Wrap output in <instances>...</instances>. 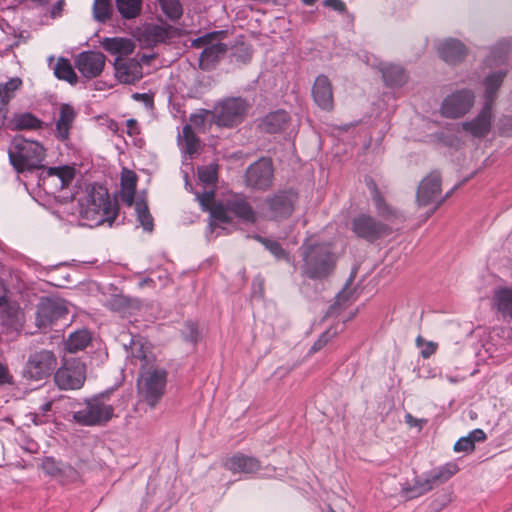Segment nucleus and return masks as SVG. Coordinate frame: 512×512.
<instances>
[{"label": "nucleus", "instance_id": "1", "mask_svg": "<svg viewBox=\"0 0 512 512\" xmlns=\"http://www.w3.org/2000/svg\"><path fill=\"white\" fill-rule=\"evenodd\" d=\"M80 215L90 226H99L105 222L111 226L118 215V205L111 200L105 188L93 186L80 201Z\"/></svg>", "mask_w": 512, "mask_h": 512}, {"label": "nucleus", "instance_id": "2", "mask_svg": "<svg viewBox=\"0 0 512 512\" xmlns=\"http://www.w3.org/2000/svg\"><path fill=\"white\" fill-rule=\"evenodd\" d=\"M303 264L302 275L310 279H322L329 276L335 266L331 247L324 243H304L301 248Z\"/></svg>", "mask_w": 512, "mask_h": 512}, {"label": "nucleus", "instance_id": "3", "mask_svg": "<svg viewBox=\"0 0 512 512\" xmlns=\"http://www.w3.org/2000/svg\"><path fill=\"white\" fill-rule=\"evenodd\" d=\"M505 76V72L499 71L486 77L484 81L486 102L481 112L472 121L462 123V128L472 136L484 137L489 133L492 120V104Z\"/></svg>", "mask_w": 512, "mask_h": 512}, {"label": "nucleus", "instance_id": "4", "mask_svg": "<svg viewBox=\"0 0 512 512\" xmlns=\"http://www.w3.org/2000/svg\"><path fill=\"white\" fill-rule=\"evenodd\" d=\"M232 215L248 223H254L256 221V213L245 197L235 194L211 209V230L213 231L216 227H222L223 224L230 223L232 221Z\"/></svg>", "mask_w": 512, "mask_h": 512}, {"label": "nucleus", "instance_id": "5", "mask_svg": "<svg viewBox=\"0 0 512 512\" xmlns=\"http://www.w3.org/2000/svg\"><path fill=\"white\" fill-rule=\"evenodd\" d=\"M9 160L17 172L40 168L45 158V149L36 141L15 138L9 149Z\"/></svg>", "mask_w": 512, "mask_h": 512}, {"label": "nucleus", "instance_id": "6", "mask_svg": "<svg viewBox=\"0 0 512 512\" xmlns=\"http://www.w3.org/2000/svg\"><path fill=\"white\" fill-rule=\"evenodd\" d=\"M114 417V407L104 395L86 399L83 405L73 413V419L83 426H102Z\"/></svg>", "mask_w": 512, "mask_h": 512}, {"label": "nucleus", "instance_id": "7", "mask_svg": "<svg viewBox=\"0 0 512 512\" xmlns=\"http://www.w3.org/2000/svg\"><path fill=\"white\" fill-rule=\"evenodd\" d=\"M249 103L242 97H227L211 111L212 121L221 127H234L242 123L249 110Z\"/></svg>", "mask_w": 512, "mask_h": 512}, {"label": "nucleus", "instance_id": "8", "mask_svg": "<svg viewBox=\"0 0 512 512\" xmlns=\"http://www.w3.org/2000/svg\"><path fill=\"white\" fill-rule=\"evenodd\" d=\"M166 383V370L151 365L141 371L138 380L139 394L150 407H155L164 394Z\"/></svg>", "mask_w": 512, "mask_h": 512}, {"label": "nucleus", "instance_id": "9", "mask_svg": "<svg viewBox=\"0 0 512 512\" xmlns=\"http://www.w3.org/2000/svg\"><path fill=\"white\" fill-rule=\"evenodd\" d=\"M85 380L86 366L77 358L66 359L54 375V381L61 390L80 389Z\"/></svg>", "mask_w": 512, "mask_h": 512}, {"label": "nucleus", "instance_id": "10", "mask_svg": "<svg viewBox=\"0 0 512 512\" xmlns=\"http://www.w3.org/2000/svg\"><path fill=\"white\" fill-rule=\"evenodd\" d=\"M297 200V194L292 190L279 191L268 197L260 207L261 214L271 220L288 218Z\"/></svg>", "mask_w": 512, "mask_h": 512}, {"label": "nucleus", "instance_id": "11", "mask_svg": "<svg viewBox=\"0 0 512 512\" xmlns=\"http://www.w3.org/2000/svg\"><path fill=\"white\" fill-rule=\"evenodd\" d=\"M475 101L474 92L470 89H460L447 95L440 106L443 117L457 119L467 114Z\"/></svg>", "mask_w": 512, "mask_h": 512}, {"label": "nucleus", "instance_id": "12", "mask_svg": "<svg viewBox=\"0 0 512 512\" xmlns=\"http://www.w3.org/2000/svg\"><path fill=\"white\" fill-rule=\"evenodd\" d=\"M458 471L455 463H447L429 474V476L421 481H415L413 486L403 487L402 492L407 498H416L430 491L435 483H442L450 479Z\"/></svg>", "mask_w": 512, "mask_h": 512}, {"label": "nucleus", "instance_id": "13", "mask_svg": "<svg viewBox=\"0 0 512 512\" xmlns=\"http://www.w3.org/2000/svg\"><path fill=\"white\" fill-rule=\"evenodd\" d=\"M214 38V34H208L192 42L194 47H203V51L199 57V65L203 70L212 69L227 52V45L221 42H213Z\"/></svg>", "mask_w": 512, "mask_h": 512}, {"label": "nucleus", "instance_id": "14", "mask_svg": "<svg viewBox=\"0 0 512 512\" xmlns=\"http://www.w3.org/2000/svg\"><path fill=\"white\" fill-rule=\"evenodd\" d=\"M351 229L356 236L373 242L390 233V228L370 215L360 214L353 218Z\"/></svg>", "mask_w": 512, "mask_h": 512}, {"label": "nucleus", "instance_id": "15", "mask_svg": "<svg viewBox=\"0 0 512 512\" xmlns=\"http://www.w3.org/2000/svg\"><path fill=\"white\" fill-rule=\"evenodd\" d=\"M68 310L63 300L58 298H43L37 306L36 325L46 329L56 320L67 315Z\"/></svg>", "mask_w": 512, "mask_h": 512}, {"label": "nucleus", "instance_id": "16", "mask_svg": "<svg viewBox=\"0 0 512 512\" xmlns=\"http://www.w3.org/2000/svg\"><path fill=\"white\" fill-rule=\"evenodd\" d=\"M57 365L52 351L42 350L29 357L26 372L31 379L41 380L49 376Z\"/></svg>", "mask_w": 512, "mask_h": 512}, {"label": "nucleus", "instance_id": "17", "mask_svg": "<svg viewBox=\"0 0 512 512\" xmlns=\"http://www.w3.org/2000/svg\"><path fill=\"white\" fill-rule=\"evenodd\" d=\"M273 168L269 159H260L250 165L246 171V183L248 186L265 190L272 185Z\"/></svg>", "mask_w": 512, "mask_h": 512}, {"label": "nucleus", "instance_id": "18", "mask_svg": "<svg viewBox=\"0 0 512 512\" xmlns=\"http://www.w3.org/2000/svg\"><path fill=\"white\" fill-rule=\"evenodd\" d=\"M105 56L97 51L81 52L75 59L78 71L87 79L99 76L105 66Z\"/></svg>", "mask_w": 512, "mask_h": 512}, {"label": "nucleus", "instance_id": "19", "mask_svg": "<svg viewBox=\"0 0 512 512\" xmlns=\"http://www.w3.org/2000/svg\"><path fill=\"white\" fill-rule=\"evenodd\" d=\"M441 195V177L436 171L427 175L419 184L416 200L418 205L433 204Z\"/></svg>", "mask_w": 512, "mask_h": 512}, {"label": "nucleus", "instance_id": "20", "mask_svg": "<svg viewBox=\"0 0 512 512\" xmlns=\"http://www.w3.org/2000/svg\"><path fill=\"white\" fill-rule=\"evenodd\" d=\"M123 346L127 351V357L130 358L132 362L139 361L141 363V369L152 365L154 357L149 346L141 336H130L129 342H124Z\"/></svg>", "mask_w": 512, "mask_h": 512}, {"label": "nucleus", "instance_id": "21", "mask_svg": "<svg viewBox=\"0 0 512 512\" xmlns=\"http://www.w3.org/2000/svg\"><path fill=\"white\" fill-rule=\"evenodd\" d=\"M114 68L116 78L124 84H134L143 76L142 66L135 59L115 58Z\"/></svg>", "mask_w": 512, "mask_h": 512}, {"label": "nucleus", "instance_id": "22", "mask_svg": "<svg viewBox=\"0 0 512 512\" xmlns=\"http://www.w3.org/2000/svg\"><path fill=\"white\" fill-rule=\"evenodd\" d=\"M314 102L323 110L333 108V90L330 80L325 75H319L312 87Z\"/></svg>", "mask_w": 512, "mask_h": 512}, {"label": "nucleus", "instance_id": "23", "mask_svg": "<svg viewBox=\"0 0 512 512\" xmlns=\"http://www.w3.org/2000/svg\"><path fill=\"white\" fill-rule=\"evenodd\" d=\"M225 468L232 473L252 474L256 473L261 465L258 459L241 453L228 458L224 464Z\"/></svg>", "mask_w": 512, "mask_h": 512}, {"label": "nucleus", "instance_id": "24", "mask_svg": "<svg viewBox=\"0 0 512 512\" xmlns=\"http://www.w3.org/2000/svg\"><path fill=\"white\" fill-rule=\"evenodd\" d=\"M101 46L105 51L119 59H124V57L132 54L135 49L134 42L123 37H106L101 41Z\"/></svg>", "mask_w": 512, "mask_h": 512}, {"label": "nucleus", "instance_id": "25", "mask_svg": "<svg viewBox=\"0 0 512 512\" xmlns=\"http://www.w3.org/2000/svg\"><path fill=\"white\" fill-rule=\"evenodd\" d=\"M76 118L74 108L69 104H62L59 109V118L56 121V137L65 141L69 138L70 130Z\"/></svg>", "mask_w": 512, "mask_h": 512}, {"label": "nucleus", "instance_id": "26", "mask_svg": "<svg viewBox=\"0 0 512 512\" xmlns=\"http://www.w3.org/2000/svg\"><path fill=\"white\" fill-rule=\"evenodd\" d=\"M173 28L169 25L149 24L144 26L141 40L148 46L163 43L171 38Z\"/></svg>", "mask_w": 512, "mask_h": 512}, {"label": "nucleus", "instance_id": "27", "mask_svg": "<svg viewBox=\"0 0 512 512\" xmlns=\"http://www.w3.org/2000/svg\"><path fill=\"white\" fill-rule=\"evenodd\" d=\"M22 86V80L19 77L9 79L6 83L0 85V126L5 125L7 118V104L15 97V93Z\"/></svg>", "mask_w": 512, "mask_h": 512}, {"label": "nucleus", "instance_id": "28", "mask_svg": "<svg viewBox=\"0 0 512 512\" xmlns=\"http://www.w3.org/2000/svg\"><path fill=\"white\" fill-rule=\"evenodd\" d=\"M41 468L48 476L61 480L73 478L76 475V471L71 465L56 461L53 457H45L42 460Z\"/></svg>", "mask_w": 512, "mask_h": 512}, {"label": "nucleus", "instance_id": "29", "mask_svg": "<svg viewBox=\"0 0 512 512\" xmlns=\"http://www.w3.org/2000/svg\"><path fill=\"white\" fill-rule=\"evenodd\" d=\"M438 53L445 62L456 63L464 58L466 49L460 41L447 39L439 44Z\"/></svg>", "mask_w": 512, "mask_h": 512}, {"label": "nucleus", "instance_id": "30", "mask_svg": "<svg viewBox=\"0 0 512 512\" xmlns=\"http://www.w3.org/2000/svg\"><path fill=\"white\" fill-rule=\"evenodd\" d=\"M289 115L284 110H277L267 114L259 123L261 131L266 133L281 132L287 126Z\"/></svg>", "mask_w": 512, "mask_h": 512}, {"label": "nucleus", "instance_id": "31", "mask_svg": "<svg viewBox=\"0 0 512 512\" xmlns=\"http://www.w3.org/2000/svg\"><path fill=\"white\" fill-rule=\"evenodd\" d=\"M137 186V175L129 169H123L121 173L120 199L127 206H133Z\"/></svg>", "mask_w": 512, "mask_h": 512}, {"label": "nucleus", "instance_id": "32", "mask_svg": "<svg viewBox=\"0 0 512 512\" xmlns=\"http://www.w3.org/2000/svg\"><path fill=\"white\" fill-rule=\"evenodd\" d=\"M75 176L74 168L70 166L49 167L43 171L41 179L57 180L55 185L59 189L67 187Z\"/></svg>", "mask_w": 512, "mask_h": 512}, {"label": "nucleus", "instance_id": "33", "mask_svg": "<svg viewBox=\"0 0 512 512\" xmlns=\"http://www.w3.org/2000/svg\"><path fill=\"white\" fill-rule=\"evenodd\" d=\"M43 121L30 112L18 113L10 120L14 130H38L43 127Z\"/></svg>", "mask_w": 512, "mask_h": 512}, {"label": "nucleus", "instance_id": "34", "mask_svg": "<svg viewBox=\"0 0 512 512\" xmlns=\"http://www.w3.org/2000/svg\"><path fill=\"white\" fill-rule=\"evenodd\" d=\"M372 192V200L374 202L377 213L387 221H393L400 217V214L395 209L387 205L378 191L375 183L371 182L368 184Z\"/></svg>", "mask_w": 512, "mask_h": 512}, {"label": "nucleus", "instance_id": "35", "mask_svg": "<svg viewBox=\"0 0 512 512\" xmlns=\"http://www.w3.org/2000/svg\"><path fill=\"white\" fill-rule=\"evenodd\" d=\"M382 77L389 86H402L406 82V74L399 65L384 64L380 67Z\"/></svg>", "mask_w": 512, "mask_h": 512}, {"label": "nucleus", "instance_id": "36", "mask_svg": "<svg viewBox=\"0 0 512 512\" xmlns=\"http://www.w3.org/2000/svg\"><path fill=\"white\" fill-rule=\"evenodd\" d=\"M494 305L504 316L512 318V288H500L493 296Z\"/></svg>", "mask_w": 512, "mask_h": 512}, {"label": "nucleus", "instance_id": "37", "mask_svg": "<svg viewBox=\"0 0 512 512\" xmlns=\"http://www.w3.org/2000/svg\"><path fill=\"white\" fill-rule=\"evenodd\" d=\"M115 5L123 19L131 20L140 16L143 0H115Z\"/></svg>", "mask_w": 512, "mask_h": 512}, {"label": "nucleus", "instance_id": "38", "mask_svg": "<svg viewBox=\"0 0 512 512\" xmlns=\"http://www.w3.org/2000/svg\"><path fill=\"white\" fill-rule=\"evenodd\" d=\"M91 341L90 332L86 329L77 330L69 335L65 341V347L70 353L83 350Z\"/></svg>", "mask_w": 512, "mask_h": 512}, {"label": "nucleus", "instance_id": "39", "mask_svg": "<svg viewBox=\"0 0 512 512\" xmlns=\"http://www.w3.org/2000/svg\"><path fill=\"white\" fill-rule=\"evenodd\" d=\"M133 205L140 225L145 231L151 232L153 230V218L149 213L146 201L143 198H138Z\"/></svg>", "mask_w": 512, "mask_h": 512}, {"label": "nucleus", "instance_id": "40", "mask_svg": "<svg viewBox=\"0 0 512 512\" xmlns=\"http://www.w3.org/2000/svg\"><path fill=\"white\" fill-rule=\"evenodd\" d=\"M55 76L60 80H65L70 84H76L78 77L70 64L69 60L60 58L54 68Z\"/></svg>", "mask_w": 512, "mask_h": 512}, {"label": "nucleus", "instance_id": "41", "mask_svg": "<svg viewBox=\"0 0 512 512\" xmlns=\"http://www.w3.org/2000/svg\"><path fill=\"white\" fill-rule=\"evenodd\" d=\"M182 145L184 151L189 155L197 153L200 148V141L191 128V125H185L183 127Z\"/></svg>", "mask_w": 512, "mask_h": 512}, {"label": "nucleus", "instance_id": "42", "mask_svg": "<svg viewBox=\"0 0 512 512\" xmlns=\"http://www.w3.org/2000/svg\"><path fill=\"white\" fill-rule=\"evenodd\" d=\"M162 12L172 21L178 20L183 14L179 0H158Z\"/></svg>", "mask_w": 512, "mask_h": 512}, {"label": "nucleus", "instance_id": "43", "mask_svg": "<svg viewBox=\"0 0 512 512\" xmlns=\"http://www.w3.org/2000/svg\"><path fill=\"white\" fill-rule=\"evenodd\" d=\"M112 14L111 0H94L93 15L99 22H106Z\"/></svg>", "mask_w": 512, "mask_h": 512}, {"label": "nucleus", "instance_id": "44", "mask_svg": "<svg viewBox=\"0 0 512 512\" xmlns=\"http://www.w3.org/2000/svg\"><path fill=\"white\" fill-rule=\"evenodd\" d=\"M198 177L200 181L206 184H213L217 180V165L210 164L198 169Z\"/></svg>", "mask_w": 512, "mask_h": 512}, {"label": "nucleus", "instance_id": "45", "mask_svg": "<svg viewBox=\"0 0 512 512\" xmlns=\"http://www.w3.org/2000/svg\"><path fill=\"white\" fill-rule=\"evenodd\" d=\"M256 239L259 242H261L265 246V248L272 255H274L277 259L286 258V256H287L286 252L284 251V249L281 247V245L277 241L267 239V238H262L259 236Z\"/></svg>", "mask_w": 512, "mask_h": 512}, {"label": "nucleus", "instance_id": "46", "mask_svg": "<svg viewBox=\"0 0 512 512\" xmlns=\"http://www.w3.org/2000/svg\"><path fill=\"white\" fill-rule=\"evenodd\" d=\"M416 345L418 347L423 346V349L421 350V356L425 359H427L431 355H433L437 349V344L435 342H432V341L425 342V340L420 336H418L416 338Z\"/></svg>", "mask_w": 512, "mask_h": 512}, {"label": "nucleus", "instance_id": "47", "mask_svg": "<svg viewBox=\"0 0 512 512\" xmlns=\"http://www.w3.org/2000/svg\"><path fill=\"white\" fill-rule=\"evenodd\" d=\"M196 197L200 205L202 206L203 210L211 212V209H213L216 206H211L214 200V191H205L202 194H197Z\"/></svg>", "mask_w": 512, "mask_h": 512}, {"label": "nucleus", "instance_id": "48", "mask_svg": "<svg viewBox=\"0 0 512 512\" xmlns=\"http://www.w3.org/2000/svg\"><path fill=\"white\" fill-rule=\"evenodd\" d=\"M475 449V446L472 443V440L468 437H461L455 444L454 450L456 452H465L470 453Z\"/></svg>", "mask_w": 512, "mask_h": 512}, {"label": "nucleus", "instance_id": "49", "mask_svg": "<svg viewBox=\"0 0 512 512\" xmlns=\"http://www.w3.org/2000/svg\"><path fill=\"white\" fill-rule=\"evenodd\" d=\"M185 339L191 343H196L200 338L198 327L194 323H188L186 325V331L184 332Z\"/></svg>", "mask_w": 512, "mask_h": 512}, {"label": "nucleus", "instance_id": "50", "mask_svg": "<svg viewBox=\"0 0 512 512\" xmlns=\"http://www.w3.org/2000/svg\"><path fill=\"white\" fill-rule=\"evenodd\" d=\"M208 114H211V112L204 111L202 113L192 114L189 119L190 120L189 125H191V128L195 127L196 129L201 130L205 125L206 115H208Z\"/></svg>", "mask_w": 512, "mask_h": 512}, {"label": "nucleus", "instance_id": "51", "mask_svg": "<svg viewBox=\"0 0 512 512\" xmlns=\"http://www.w3.org/2000/svg\"><path fill=\"white\" fill-rule=\"evenodd\" d=\"M507 51H508L507 46L504 44H500L499 46H497L493 49L490 57L494 58L493 60L495 63L502 62L504 60V57H505Z\"/></svg>", "mask_w": 512, "mask_h": 512}, {"label": "nucleus", "instance_id": "52", "mask_svg": "<svg viewBox=\"0 0 512 512\" xmlns=\"http://www.w3.org/2000/svg\"><path fill=\"white\" fill-rule=\"evenodd\" d=\"M323 4L340 13L346 11V4L342 0H324Z\"/></svg>", "mask_w": 512, "mask_h": 512}, {"label": "nucleus", "instance_id": "53", "mask_svg": "<svg viewBox=\"0 0 512 512\" xmlns=\"http://www.w3.org/2000/svg\"><path fill=\"white\" fill-rule=\"evenodd\" d=\"M329 335L328 332L323 333L318 340L311 346L310 352L315 353L322 349L328 342Z\"/></svg>", "mask_w": 512, "mask_h": 512}, {"label": "nucleus", "instance_id": "54", "mask_svg": "<svg viewBox=\"0 0 512 512\" xmlns=\"http://www.w3.org/2000/svg\"><path fill=\"white\" fill-rule=\"evenodd\" d=\"M467 436L472 440L474 446L476 442L484 441L486 439V434L482 429H475Z\"/></svg>", "mask_w": 512, "mask_h": 512}, {"label": "nucleus", "instance_id": "55", "mask_svg": "<svg viewBox=\"0 0 512 512\" xmlns=\"http://www.w3.org/2000/svg\"><path fill=\"white\" fill-rule=\"evenodd\" d=\"M11 375L6 366L0 363V386L11 382Z\"/></svg>", "mask_w": 512, "mask_h": 512}, {"label": "nucleus", "instance_id": "56", "mask_svg": "<svg viewBox=\"0 0 512 512\" xmlns=\"http://www.w3.org/2000/svg\"><path fill=\"white\" fill-rule=\"evenodd\" d=\"M126 126H127V133L130 135V136H134V135H137L139 134V126H138V123L135 119H128L126 121Z\"/></svg>", "mask_w": 512, "mask_h": 512}, {"label": "nucleus", "instance_id": "57", "mask_svg": "<svg viewBox=\"0 0 512 512\" xmlns=\"http://www.w3.org/2000/svg\"><path fill=\"white\" fill-rule=\"evenodd\" d=\"M405 422L411 427L418 426L419 428H421L422 425L426 423L425 420L414 418L411 414H406Z\"/></svg>", "mask_w": 512, "mask_h": 512}, {"label": "nucleus", "instance_id": "58", "mask_svg": "<svg viewBox=\"0 0 512 512\" xmlns=\"http://www.w3.org/2000/svg\"><path fill=\"white\" fill-rule=\"evenodd\" d=\"M135 100H141L144 102V104L147 106V107H151L153 105V99L151 96H149L148 94L146 93H143V94H140V93H135L133 94L132 96Z\"/></svg>", "mask_w": 512, "mask_h": 512}, {"label": "nucleus", "instance_id": "59", "mask_svg": "<svg viewBox=\"0 0 512 512\" xmlns=\"http://www.w3.org/2000/svg\"><path fill=\"white\" fill-rule=\"evenodd\" d=\"M63 5H64L63 0H59L53 5L52 10H51L52 17H56V16L60 15Z\"/></svg>", "mask_w": 512, "mask_h": 512}, {"label": "nucleus", "instance_id": "60", "mask_svg": "<svg viewBox=\"0 0 512 512\" xmlns=\"http://www.w3.org/2000/svg\"><path fill=\"white\" fill-rule=\"evenodd\" d=\"M28 416L31 418V420L33 421V423L35 425H41V424L45 423V419L43 418V414L39 415L37 413H30Z\"/></svg>", "mask_w": 512, "mask_h": 512}, {"label": "nucleus", "instance_id": "61", "mask_svg": "<svg viewBox=\"0 0 512 512\" xmlns=\"http://www.w3.org/2000/svg\"><path fill=\"white\" fill-rule=\"evenodd\" d=\"M444 378L452 384H456V383H459L464 380V377L459 376V375H456V376L445 375Z\"/></svg>", "mask_w": 512, "mask_h": 512}, {"label": "nucleus", "instance_id": "62", "mask_svg": "<svg viewBox=\"0 0 512 512\" xmlns=\"http://www.w3.org/2000/svg\"><path fill=\"white\" fill-rule=\"evenodd\" d=\"M51 407H52V401H48L46 403H44L41 407H40V411H41V414H45L46 412L50 411L51 410Z\"/></svg>", "mask_w": 512, "mask_h": 512}, {"label": "nucleus", "instance_id": "63", "mask_svg": "<svg viewBox=\"0 0 512 512\" xmlns=\"http://www.w3.org/2000/svg\"><path fill=\"white\" fill-rule=\"evenodd\" d=\"M453 190H451L450 192H448L443 198L440 199V197L438 198V200L435 202L436 203V207L432 209V212H435L436 211V208L438 206H440L452 193Z\"/></svg>", "mask_w": 512, "mask_h": 512}, {"label": "nucleus", "instance_id": "64", "mask_svg": "<svg viewBox=\"0 0 512 512\" xmlns=\"http://www.w3.org/2000/svg\"><path fill=\"white\" fill-rule=\"evenodd\" d=\"M453 190H451L450 192H448L443 198L440 199V197L438 198V200L435 202L436 203V207L432 209V212H435L436 211V208L438 206H440L452 193Z\"/></svg>", "mask_w": 512, "mask_h": 512}]
</instances>
